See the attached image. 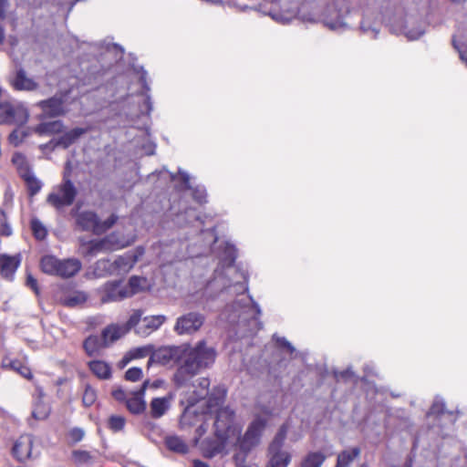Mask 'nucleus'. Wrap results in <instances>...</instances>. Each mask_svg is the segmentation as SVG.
I'll return each instance as SVG.
<instances>
[{"instance_id":"f257e3e1","label":"nucleus","mask_w":467,"mask_h":467,"mask_svg":"<svg viewBox=\"0 0 467 467\" xmlns=\"http://www.w3.org/2000/svg\"><path fill=\"white\" fill-rule=\"evenodd\" d=\"M135 58L130 57L128 63L127 75L134 83V88H129L132 90V95L129 97L127 105L121 107L119 112V118L123 119L130 129V134L135 135L131 143L135 149V156L154 154L156 145L151 141L150 136V112L153 106L150 95V88L147 82V71L142 67H138L134 63Z\"/></svg>"},{"instance_id":"f03ea898","label":"nucleus","mask_w":467,"mask_h":467,"mask_svg":"<svg viewBox=\"0 0 467 467\" xmlns=\"http://www.w3.org/2000/svg\"><path fill=\"white\" fill-rule=\"evenodd\" d=\"M226 396V390L223 387H215L209 394L205 401L206 409L196 419H193L195 424L202 420V423L196 429L197 439H200L208 430V421L213 420L214 440H205L202 443L203 455L207 458H213L222 452L226 446L233 447V441H236L238 429H229V419L231 409L223 407Z\"/></svg>"},{"instance_id":"7ed1b4c3","label":"nucleus","mask_w":467,"mask_h":467,"mask_svg":"<svg viewBox=\"0 0 467 467\" xmlns=\"http://www.w3.org/2000/svg\"><path fill=\"white\" fill-rule=\"evenodd\" d=\"M183 358L182 364L173 375V381L178 387L184 386L199 371L213 366L215 361L216 351L213 348L208 347L204 340H202L193 348H185Z\"/></svg>"},{"instance_id":"20e7f679","label":"nucleus","mask_w":467,"mask_h":467,"mask_svg":"<svg viewBox=\"0 0 467 467\" xmlns=\"http://www.w3.org/2000/svg\"><path fill=\"white\" fill-rule=\"evenodd\" d=\"M267 425V420L260 415L254 416L248 425L245 432L242 435V425L235 421L234 411L231 410L229 419V429H238L236 441H233V447L238 448L244 452H249L261 442V438Z\"/></svg>"},{"instance_id":"39448f33","label":"nucleus","mask_w":467,"mask_h":467,"mask_svg":"<svg viewBox=\"0 0 467 467\" xmlns=\"http://www.w3.org/2000/svg\"><path fill=\"white\" fill-rule=\"evenodd\" d=\"M40 266L42 271L47 275L69 278L80 271L82 264L76 258L60 260L53 255H47L41 259Z\"/></svg>"},{"instance_id":"423d86ee","label":"nucleus","mask_w":467,"mask_h":467,"mask_svg":"<svg viewBox=\"0 0 467 467\" xmlns=\"http://www.w3.org/2000/svg\"><path fill=\"white\" fill-rule=\"evenodd\" d=\"M210 379L208 378H200L197 379V384L194 385V397L192 398V400L189 401V405L185 408L181 420L180 424L182 427H190L195 425V421L193 419H196V409L194 404L202 400L206 395H208V389L210 387Z\"/></svg>"},{"instance_id":"0eeeda50","label":"nucleus","mask_w":467,"mask_h":467,"mask_svg":"<svg viewBox=\"0 0 467 467\" xmlns=\"http://www.w3.org/2000/svg\"><path fill=\"white\" fill-rule=\"evenodd\" d=\"M29 112L20 102L0 104V123L24 125L27 122Z\"/></svg>"},{"instance_id":"6e6552de","label":"nucleus","mask_w":467,"mask_h":467,"mask_svg":"<svg viewBox=\"0 0 467 467\" xmlns=\"http://www.w3.org/2000/svg\"><path fill=\"white\" fill-rule=\"evenodd\" d=\"M115 222L116 216L114 214L104 221H99L92 212H83L77 218V223L82 230L92 231L96 234L105 233L114 225Z\"/></svg>"},{"instance_id":"1a4fd4ad","label":"nucleus","mask_w":467,"mask_h":467,"mask_svg":"<svg viewBox=\"0 0 467 467\" xmlns=\"http://www.w3.org/2000/svg\"><path fill=\"white\" fill-rule=\"evenodd\" d=\"M77 195L74 184L64 176V182L55 189L48 196L47 202L56 208L71 205Z\"/></svg>"},{"instance_id":"9d476101","label":"nucleus","mask_w":467,"mask_h":467,"mask_svg":"<svg viewBox=\"0 0 467 467\" xmlns=\"http://www.w3.org/2000/svg\"><path fill=\"white\" fill-rule=\"evenodd\" d=\"M231 308L232 313L227 319L233 323L246 321L250 318L255 320L261 315L259 306L251 297L245 303H243V299L234 302Z\"/></svg>"},{"instance_id":"9b49d317","label":"nucleus","mask_w":467,"mask_h":467,"mask_svg":"<svg viewBox=\"0 0 467 467\" xmlns=\"http://www.w3.org/2000/svg\"><path fill=\"white\" fill-rule=\"evenodd\" d=\"M185 348L183 347H161L156 350L151 349L149 364L169 365L171 362L179 363L183 358Z\"/></svg>"},{"instance_id":"f8f14e48","label":"nucleus","mask_w":467,"mask_h":467,"mask_svg":"<svg viewBox=\"0 0 467 467\" xmlns=\"http://www.w3.org/2000/svg\"><path fill=\"white\" fill-rule=\"evenodd\" d=\"M117 339V327L111 325L102 332V338L96 336H90L84 341V348L88 356H95L99 353L101 347H107Z\"/></svg>"},{"instance_id":"ddd939ff","label":"nucleus","mask_w":467,"mask_h":467,"mask_svg":"<svg viewBox=\"0 0 467 467\" xmlns=\"http://www.w3.org/2000/svg\"><path fill=\"white\" fill-rule=\"evenodd\" d=\"M204 319L203 315L198 312H189L177 318L174 331L178 335H192L202 327Z\"/></svg>"},{"instance_id":"4468645a","label":"nucleus","mask_w":467,"mask_h":467,"mask_svg":"<svg viewBox=\"0 0 467 467\" xmlns=\"http://www.w3.org/2000/svg\"><path fill=\"white\" fill-rule=\"evenodd\" d=\"M34 439L26 434L19 437L13 447V454L19 462H25L30 458Z\"/></svg>"},{"instance_id":"2eb2a0df","label":"nucleus","mask_w":467,"mask_h":467,"mask_svg":"<svg viewBox=\"0 0 467 467\" xmlns=\"http://www.w3.org/2000/svg\"><path fill=\"white\" fill-rule=\"evenodd\" d=\"M144 252L145 250L142 246H138L122 255H119V271H130L137 263L139 258L144 254Z\"/></svg>"},{"instance_id":"dca6fc26","label":"nucleus","mask_w":467,"mask_h":467,"mask_svg":"<svg viewBox=\"0 0 467 467\" xmlns=\"http://www.w3.org/2000/svg\"><path fill=\"white\" fill-rule=\"evenodd\" d=\"M148 383L149 382L147 380L144 381L140 390L127 400L126 405L130 412L138 414L145 410L146 403L143 397Z\"/></svg>"},{"instance_id":"f3484780","label":"nucleus","mask_w":467,"mask_h":467,"mask_svg":"<svg viewBox=\"0 0 467 467\" xmlns=\"http://www.w3.org/2000/svg\"><path fill=\"white\" fill-rule=\"evenodd\" d=\"M37 106L43 110L44 117H56L64 112L61 99L51 98L37 103Z\"/></svg>"},{"instance_id":"a211bd4d","label":"nucleus","mask_w":467,"mask_h":467,"mask_svg":"<svg viewBox=\"0 0 467 467\" xmlns=\"http://www.w3.org/2000/svg\"><path fill=\"white\" fill-rule=\"evenodd\" d=\"M20 264V255H7L1 254L0 255V268L1 274L7 279H10L15 274Z\"/></svg>"},{"instance_id":"6ab92c4d","label":"nucleus","mask_w":467,"mask_h":467,"mask_svg":"<svg viewBox=\"0 0 467 467\" xmlns=\"http://www.w3.org/2000/svg\"><path fill=\"white\" fill-rule=\"evenodd\" d=\"M12 85L16 90L32 91L37 88V83L31 78H28L26 73L20 69L16 72V77L12 80Z\"/></svg>"},{"instance_id":"aec40b11","label":"nucleus","mask_w":467,"mask_h":467,"mask_svg":"<svg viewBox=\"0 0 467 467\" xmlns=\"http://www.w3.org/2000/svg\"><path fill=\"white\" fill-rule=\"evenodd\" d=\"M289 429L290 424L288 421H285L280 426L273 441L269 444L268 451H287L286 450H284L283 447Z\"/></svg>"},{"instance_id":"412c9836","label":"nucleus","mask_w":467,"mask_h":467,"mask_svg":"<svg viewBox=\"0 0 467 467\" xmlns=\"http://www.w3.org/2000/svg\"><path fill=\"white\" fill-rule=\"evenodd\" d=\"M171 397L154 398L150 404V415L159 419L163 416L171 406Z\"/></svg>"},{"instance_id":"4be33fe9","label":"nucleus","mask_w":467,"mask_h":467,"mask_svg":"<svg viewBox=\"0 0 467 467\" xmlns=\"http://www.w3.org/2000/svg\"><path fill=\"white\" fill-rule=\"evenodd\" d=\"M117 268V262H109V260H99L96 263L92 273H87L88 278L104 277L108 274H111Z\"/></svg>"},{"instance_id":"5701e85b","label":"nucleus","mask_w":467,"mask_h":467,"mask_svg":"<svg viewBox=\"0 0 467 467\" xmlns=\"http://www.w3.org/2000/svg\"><path fill=\"white\" fill-rule=\"evenodd\" d=\"M268 456L266 467H287L292 460L289 451H268Z\"/></svg>"},{"instance_id":"b1692460","label":"nucleus","mask_w":467,"mask_h":467,"mask_svg":"<svg viewBox=\"0 0 467 467\" xmlns=\"http://www.w3.org/2000/svg\"><path fill=\"white\" fill-rule=\"evenodd\" d=\"M165 320L166 317L162 315L146 317L143 319L144 329L140 327L137 333L143 336L149 335L150 332L157 330Z\"/></svg>"},{"instance_id":"393cba45","label":"nucleus","mask_w":467,"mask_h":467,"mask_svg":"<svg viewBox=\"0 0 467 467\" xmlns=\"http://www.w3.org/2000/svg\"><path fill=\"white\" fill-rule=\"evenodd\" d=\"M146 284V279L140 276H131L128 283V289L119 290V297H129L131 296L140 291H141L143 285Z\"/></svg>"},{"instance_id":"a878e982","label":"nucleus","mask_w":467,"mask_h":467,"mask_svg":"<svg viewBox=\"0 0 467 467\" xmlns=\"http://www.w3.org/2000/svg\"><path fill=\"white\" fill-rule=\"evenodd\" d=\"M150 354H151V346H144V347L132 348L123 356V358L120 361L121 367H125L133 359L142 358L149 355L150 356Z\"/></svg>"},{"instance_id":"bb28decb","label":"nucleus","mask_w":467,"mask_h":467,"mask_svg":"<svg viewBox=\"0 0 467 467\" xmlns=\"http://www.w3.org/2000/svg\"><path fill=\"white\" fill-rule=\"evenodd\" d=\"M359 454L360 449L358 447L341 451L337 455L336 467H349Z\"/></svg>"},{"instance_id":"cd10ccee","label":"nucleus","mask_w":467,"mask_h":467,"mask_svg":"<svg viewBox=\"0 0 467 467\" xmlns=\"http://www.w3.org/2000/svg\"><path fill=\"white\" fill-rule=\"evenodd\" d=\"M63 130V124L60 120H54L50 122L41 123L34 128V132L39 135H50L59 133Z\"/></svg>"},{"instance_id":"c85d7f7f","label":"nucleus","mask_w":467,"mask_h":467,"mask_svg":"<svg viewBox=\"0 0 467 467\" xmlns=\"http://www.w3.org/2000/svg\"><path fill=\"white\" fill-rule=\"evenodd\" d=\"M84 133H85L84 129L75 128V129L66 132L63 136H61L56 142V145L61 146L64 149H66Z\"/></svg>"},{"instance_id":"c756f323","label":"nucleus","mask_w":467,"mask_h":467,"mask_svg":"<svg viewBox=\"0 0 467 467\" xmlns=\"http://www.w3.org/2000/svg\"><path fill=\"white\" fill-rule=\"evenodd\" d=\"M84 133H85L84 129L75 128V129L66 132L63 136H61L56 142V145L61 146L64 149H66Z\"/></svg>"},{"instance_id":"7c9ffc66","label":"nucleus","mask_w":467,"mask_h":467,"mask_svg":"<svg viewBox=\"0 0 467 467\" xmlns=\"http://www.w3.org/2000/svg\"><path fill=\"white\" fill-rule=\"evenodd\" d=\"M326 455L320 451H311L303 459L300 467H321Z\"/></svg>"},{"instance_id":"2f4dec72","label":"nucleus","mask_w":467,"mask_h":467,"mask_svg":"<svg viewBox=\"0 0 467 467\" xmlns=\"http://www.w3.org/2000/svg\"><path fill=\"white\" fill-rule=\"evenodd\" d=\"M165 444L170 451L184 454L188 451V445L185 441L175 435L168 436L165 439Z\"/></svg>"},{"instance_id":"473e14b6","label":"nucleus","mask_w":467,"mask_h":467,"mask_svg":"<svg viewBox=\"0 0 467 467\" xmlns=\"http://www.w3.org/2000/svg\"><path fill=\"white\" fill-rule=\"evenodd\" d=\"M12 162L17 169V171L21 177L27 176V174L32 172L30 165L24 154L16 152L13 155Z\"/></svg>"},{"instance_id":"72a5a7b5","label":"nucleus","mask_w":467,"mask_h":467,"mask_svg":"<svg viewBox=\"0 0 467 467\" xmlns=\"http://www.w3.org/2000/svg\"><path fill=\"white\" fill-rule=\"evenodd\" d=\"M32 131L34 130L30 128H25V129H16L14 130L9 137L8 140L10 144H12L15 147L19 146L28 136L31 135Z\"/></svg>"},{"instance_id":"f704fd0d","label":"nucleus","mask_w":467,"mask_h":467,"mask_svg":"<svg viewBox=\"0 0 467 467\" xmlns=\"http://www.w3.org/2000/svg\"><path fill=\"white\" fill-rule=\"evenodd\" d=\"M78 253L84 256H93L99 252L97 241H86L79 238Z\"/></svg>"},{"instance_id":"c9c22d12","label":"nucleus","mask_w":467,"mask_h":467,"mask_svg":"<svg viewBox=\"0 0 467 467\" xmlns=\"http://www.w3.org/2000/svg\"><path fill=\"white\" fill-rule=\"evenodd\" d=\"M88 299L87 293L83 291H75L69 294L65 299L64 304L67 306H77L85 303Z\"/></svg>"},{"instance_id":"e433bc0d","label":"nucleus","mask_w":467,"mask_h":467,"mask_svg":"<svg viewBox=\"0 0 467 467\" xmlns=\"http://www.w3.org/2000/svg\"><path fill=\"white\" fill-rule=\"evenodd\" d=\"M2 366L5 368H10L14 370L18 371L20 375H22L23 377H25L26 379L32 378V373L30 371V368L24 365H21L16 360L13 361V360L5 358L3 360Z\"/></svg>"},{"instance_id":"4c0bfd02","label":"nucleus","mask_w":467,"mask_h":467,"mask_svg":"<svg viewBox=\"0 0 467 467\" xmlns=\"http://www.w3.org/2000/svg\"><path fill=\"white\" fill-rule=\"evenodd\" d=\"M141 318V312L140 311H134L129 320L126 324L123 326H119V337H120L122 335H125L128 333L131 328L136 327L138 323L140 322Z\"/></svg>"},{"instance_id":"58836bf2","label":"nucleus","mask_w":467,"mask_h":467,"mask_svg":"<svg viewBox=\"0 0 467 467\" xmlns=\"http://www.w3.org/2000/svg\"><path fill=\"white\" fill-rule=\"evenodd\" d=\"M101 293L102 302L115 301L117 297V282L111 281L105 284V285L101 289Z\"/></svg>"},{"instance_id":"ea45409f","label":"nucleus","mask_w":467,"mask_h":467,"mask_svg":"<svg viewBox=\"0 0 467 467\" xmlns=\"http://www.w3.org/2000/svg\"><path fill=\"white\" fill-rule=\"evenodd\" d=\"M22 178L27 186L30 196H34L41 190L42 182L34 175L33 172Z\"/></svg>"},{"instance_id":"a19ab883","label":"nucleus","mask_w":467,"mask_h":467,"mask_svg":"<svg viewBox=\"0 0 467 467\" xmlns=\"http://www.w3.org/2000/svg\"><path fill=\"white\" fill-rule=\"evenodd\" d=\"M99 252H111L114 251L117 247V236L115 234H110L109 236L97 241Z\"/></svg>"},{"instance_id":"79ce46f5","label":"nucleus","mask_w":467,"mask_h":467,"mask_svg":"<svg viewBox=\"0 0 467 467\" xmlns=\"http://www.w3.org/2000/svg\"><path fill=\"white\" fill-rule=\"evenodd\" d=\"M92 372L100 379H107L109 376V368L102 361H92L89 363Z\"/></svg>"},{"instance_id":"37998d69","label":"nucleus","mask_w":467,"mask_h":467,"mask_svg":"<svg viewBox=\"0 0 467 467\" xmlns=\"http://www.w3.org/2000/svg\"><path fill=\"white\" fill-rule=\"evenodd\" d=\"M50 412L49 406L42 400H38L36 403L35 409L33 410L32 415L36 420H45L47 418Z\"/></svg>"},{"instance_id":"c03bdc74","label":"nucleus","mask_w":467,"mask_h":467,"mask_svg":"<svg viewBox=\"0 0 467 467\" xmlns=\"http://www.w3.org/2000/svg\"><path fill=\"white\" fill-rule=\"evenodd\" d=\"M31 228L36 238L42 240L46 237L47 229L39 220L33 219L31 221Z\"/></svg>"},{"instance_id":"a18cd8bd","label":"nucleus","mask_w":467,"mask_h":467,"mask_svg":"<svg viewBox=\"0 0 467 467\" xmlns=\"http://www.w3.org/2000/svg\"><path fill=\"white\" fill-rule=\"evenodd\" d=\"M444 412H445L444 401L440 398H436L428 412V415L429 416H431V415L439 416L441 414H443Z\"/></svg>"},{"instance_id":"49530a36","label":"nucleus","mask_w":467,"mask_h":467,"mask_svg":"<svg viewBox=\"0 0 467 467\" xmlns=\"http://www.w3.org/2000/svg\"><path fill=\"white\" fill-rule=\"evenodd\" d=\"M142 377V370L140 368L133 367L129 368L125 373V379L130 382H136Z\"/></svg>"},{"instance_id":"de8ad7c7","label":"nucleus","mask_w":467,"mask_h":467,"mask_svg":"<svg viewBox=\"0 0 467 467\" xmlns=\"http://www.w3.org/2000/svg\"><path fill=\"white\" fill-rule=\"evenodd\" d=\"M97 399V393L94 389L89 386H87L83 394V403L85 406L92 405Z\"/></svg>"},{"instance_id":"09e8293b","label":"nucleus","mask_w":467,"mask_h":467,"mask_svg":"<svg viewBox=\"0 0 467 467\" xmlns=\"http://www.w3.org/2000/svg\"><path fill=\"white\" fill-rule=\"evenodd\" d=\"M12 234V229L7 223L6 215L3 211H0V235L9 236Z\"/></svg>"},{"instance_id":"8fccbe9b","label":"nucleus","mask_w":467,"mask_h":467,"mask_svg":"<svg viewBox=\"0 0 467 467\" xmlns=\"http://www.w3.org/2000/svg\"><path fill=\"white\" fill-rule=\"evenodd\" d=\"M256 415H260L263 418H265L267 420L273 415V409L269 406L263 405L261 403H257L255 406Z\"/></svg>"},{"instance_id":"3c124183","label":"nucleus","mask_w":467,"mask_h":467,"mask_svg":"<svg viewBox=\"0 0 467 467\" xmlns=\"http://www.w3.org/2000/svg\"><path fill=\"white\" fill-rule=\"evenodd\" d=\"M73 457L76 462H81V463H87L89 462L92 459V456L89 452L85 451H76L73 452Z\"/></svg>"},{"instance_id":"603ef678","label":"nucleus","mask_w":467,"mask_h":467,"mask_svg":"<svg viewBox=\"0 0 467 467\" xmlns=\"http://www.w3.org/2000/svg\"><path fill=\"white\" fill-rule=\"evenodd\" d=\"M192 197L199 203L206 202V191L203 187H196L192 189Z\"/></svg>"},{"instance_id":"864d4df0","label":"nucleus","mask_w":467,"mask_h":467,"mask_svg":"<svg viewBox=\"0 0 467 467\" xmlns=\"http://www.w3.org/2000/svg\"><path fill=\"white\" fill-rule=\"evenodd\" d=\"M85 436V431L80 428H74L69 431V437L72 441L78 442Z\"/></svg>"},{"instance_id":"5fc2aeb1","label":"nucleus","mask_w":467,"mask_h":467,"mask_svg":"<svg viewBox=\"0 0 467 467\" xmlns=\"http://www.w3.org/2000/svg\"><path fill=\"white\" fill-rule=\"evenodd\" d=\"M138 181V171L136 169V163H132V170L130 172L129 182L127 184L123 185L125 188H131L132 185Z\"/></svg>"},{"instance_id":"6e6d98bb","label":"nucleus","mask_w":467,"mask_h":467,"mask_svg":"<svg viewBox=\"0 0 467 467\" xmlns=\"http://www.w3.org/2000/svg\"><path fill=\"white\" fill-rule=\"evenodd\" d=\"M274 337L275 338L276 343L285 348L291 354H293L296 351L295 348L291 345L289 341L286 340L285 337H279L275 336Z\"/></svg>"},{"instance_id":"4d7b16f0","label":"nucleus","mask_w":467,"mask_h":467,"mask_svg":"<svg viewBox=\"0 0 467 467\" xmlns=\"http://www.w3.org/2000/svg\"><path fill=\"white\" fill-rule=\"evenodd\" d=\"M326 26L331 30H339L346 26V24L341 20H337L335 22H326Z\"/></svg>"},{"instance_id":"13d9d810","label":"nucleus","mask_w":467,"mask_h":467,"mask_svg":"<svg viewBox=\"0 0 467 467\" xmlns=\"http://www.w3.org/2000/svg\"><path fill=\"white\" fill-rule=\"evenodd\" d=\"M8 6V0H0V19L5 18Z\"/></svg>"},{"instance_id":"bf43d9fd","label":"nucleus","mask_w":467,"mask_h":467,"mask_svg":"<svg viewBox=\"0 0 467 467\" xmlns=\"http://www.w3.org/2000/svg\"><path fill=\"white\" fill-rule=\"evenodd\" d=\"M360 27L364 33L369 34L373 38H376L379 34V31L377 29L371 28L370 26H366L365 24L363 23L361 24Z\"/></svg>"},{"instance_id":"052dcab7","label":"nucleus","mask_w":467,"mask_h":467,"mask_svg":"<svg viewBox=\"0 0 467 467\" xmlns=\"http://www.w3.org/2000/svg\"><path fill=\"white\" fill-rule=\"evenodd\" d=\"M179 174L181 175L185 187L187 189H192V187L190 185V175L182 170H179Z\"/></svg>"},{"instance_id":"680f3d73","label":"nucleus","mask_w":467,"mask_h":467,"mask_svg":"<svg viewBox=\"0 0 467 467\" xmlns=\"http://www.w3.org/2000/svg\"><path fill=\"white\" fill-rule=\"evenodd\" d=\"M236 258L235 249L234 246L227 247V259L229 264H233Z\"/></svg>"},{"instance_id":"e2e57ef3","label":"nucleus","mask_w":467,"mask_h":467,"mask_svg":"<svg viewBox=\"0 0 467 467\" xmlns=\"http://www.w3.org/2000/svg\"><path fill=\"white\" fill-rule=\"evenodd\" d=\"M27 285H29L35 292L37 293V282L31 275H27L26 278Z\"/></svg>"},{"instance_id":"0e129e2a","label":"nucleus","mask_w":467,"mask_h":467,"mask_svg":"<svg viewBox=\"0 0 467 467\" xmlns=\"http://www.w3.org/2000/svg\"><path fill=\"white\" fill-rule=\"evenodd\" d=\"M352 375H353V372L349 368L335 374V376L337 379H347L348 377L352 376Z\"/></svg>"},{"instance_id":"69168bd1","label":"nucleus","mask_w":467,"mask_h":467,"mask_svg":"<svg viewBox=\"0 0 467 467\" xmlns=\"http://www.w3.org/2000/svg\"><path fill=\"white\" fill-rule=\"evenodd\" d=\"M109 426L113 431H117V417L112 415L109 420Z\"/></svg>"},{"instance_id":"338daca9","label":"nucleus","mask_w":467,"mask_h":467,"mask_svg":"<svg viewBox=\"0 0 467 467\" xmlns=\"http://www.w3.org/2000/svg\"><path fill=\"white\" fill-rule=\"evenodd\" d=\"M234 286L237 287V289H236L237 291H240L242 293L247 290V285H246L245 282H243V283L238 282L235 284Z\"/></svg>"},{"instance_id":"774afa93","label":"nucleus","mask_w":467,"mask_h":467,"mask_svg":"<svg viewBox=\"0 0 467 467\" xmlns=\"http://www.w3.org/2000/svg\"><path fill=\"white\" fill-rule=\"evenodd\" d=\"M193 467H210L206 462L200 460L193 461Z\"/></svg>"}]
</instances>
